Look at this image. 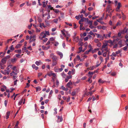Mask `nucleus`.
Returning <instances> with one entry per match:
<instances>
[{"label":"nucleus","mask_w":128,"mask_h":128,"mask_svg":"<svg viewBox=\"0 0 128 128\" xmlns=\"http://www.w3.org/2000/svg\"><path fill=\"white\" fill-rule=\"evenodd\" d=\"M50 56L52 59V61H56L57 60V57L55 55H54L53 54H50Z\"/></svg>","instance_id":"1"},{"label":"nucleus","mask_w":128,"mask_h":128,"mask_svg":"<svg viewBox=\"0 0 128 128\" xmlns=\"http://www.w3.org/2000/svg\"><path fill=\"white\" fill-rule=\"evenodd\" d=\"M58 119L56 120L57 122H62V116H58Z\"/></svg>","instance_id":"2"},{"label":"nucleus","mask_w":128,"mask_h":128,"mask_svg":"<svg viewBox=\"0 0 128 128\" xmlns=\"http://www.w3.org/2000/svg\"><path fill=\"white\" fill-rule=\"evenodd\" d=\"M44 35V32L43 31L40 34V36H39V38L40 40H42L43 38H42L43 36Z\"/></svg>","instance_id":"3"},{"label":"nucleus","mask_w":128,"mask_h":128,"mask_svg":"<svg viewBox=\"0 0 128 128\" xmlns=\"http://www.w3.org/2000/svg\"><path fill=\"white\" fill-rule=\"evenodd\" d=\"M45 33L44 32V35L43 36L42 38H45L46 36V35L49 36L50 35L48 31H45Z\"/></svg>","instance_id":"4"},{"label":"nucleus","mask_w":128,"mask_h":128,"mask_svg":"<svg viewBox=\"0 0 128 128\" xmlns=\"http://www.w3.org/2000/svg\"><path fill=\"white\" fill-rule=\"evenodd\" d=\"M95 34L97 35L98 38H100L101 40H102L104 39V37L103 36L100 35L99 34H98L96 33Z\"/></svg>","instance_id":"5"},{"label":"nucleus","mask_w":128,"mask_h":128,"mask_svg":"<svg viewBox=\"0 0 128 128\" xmlns=\"http://www.w3.org/2000/svg\"><path fill=\"white\" fill-rule=\"evenodd\" d=\"M106 12H108L109 13H110V11L111 10V6L110 5H108L106 8Z\"/></svg>","instance_id":"6"},{"label":"nucleus","mask_w":128,"mask_h":128,"mask_svg":"<svg viewBox=\"0 0 128 128\" xmlns=\"http://www.w3.org/2000/svg\"><path fill=\"white\" fill-rule=\"evenodd\" d=\"M107 45L108 43L107 42L104 43L103 44V45H102V49L105 48L107 47Z\"/></svg>","instance_id":"7"},{"label":"nucleus","mask_w":128,"mask_h":128,"mask_svg":"<svg viewBox=\"0 0 128 128\" xmlns=\"http://www.w3.org/2000/svg\"><path fill=\"white\" fill-rule=\"evenodd\" d=\"M72 83L71 82V81L70 80L69 82L67 84L66 86L69 88H71L70 86L72 85Z\"/></svg>","instance_id":"8"},{"label":"nucleus","mask_w":128,"mask_h":128,"mask_svg":"<svg viewBox=\"0 0 128 128\" xmlns=\"http://www.w3.org/2000/svg\"><path fill=\"white\" fill-rule=\"evenodd\" d=\"M39 26L42 28H43L42 26L44 28L46 27V26L44 25V23H40V24Z\"/></svg>","instance_id":"9"},{"label":"nucleus","mask_w":128,"mask_h":128,"mask_svg":"<svg viewBox=\"0 0 128 128\" xmlns=\"http://www.w3.org/2000/svg\"><path fill=\"white\" fill-rule=\"evenodd\" d=\"M35 64L38 66H39L40 64H42V62H41L40 60L39 61H36L35 63Z\"/></svg>","instance_id":"10"},{"label":"nucleus","mask_w":128,"mask_h":128,"mask_svg":"<svg viewBox=\"0 0 128 128\" xmlns=\"http://www.w3.org/2000/svg\"><path fill=\"white\" fill-rule=\"evenodd\" d=\"M57 53L58 55L60 56V58H62L63 57V54L62 53L60 52H58Z\"/></svg>","instance_id":"11"},{"label":"nucleus","mask_w":128,"mask_h":128,"mask_svg":"<svg viewBox=\"0 0 128 128\" xmlns=\"http://www.w3.org/2000/svg\"><path fill=\"white\" fill-rule=\"evenodd\" d=\"M6 61L7 60H6V58H4L2 59L1 62L4 64L6 63Z\"/></svg>","instance_id":"12"},{"label":"nucleus","mask_w":128,"mask_h":128,"mask_svg":"<svg viewBox=\"0 0 128 128\" xmlns=\"http://www.w3.org/2000/svg\"><path fill=\"white\" fill-rule=\"evenodd\" d=\"M10 114V112H7L6 114V119H8L9 118V116Z\"/></svg>","instance_id":"13"},{"label":"nucleus","mask_w":128,"mask_h":128,"mask_svg":"<svg viewBox=\"0 0 128 128\" xmlns=\"http://www.w3.org/2000/svg\"><path fill=\"white\" fill-rule=\"evenodd\" d=\"M87 21V22L88 23V24H90V25H91V24H92V22L93 21L92 20L89 21L88 19L87 18V21Z\"/></svg>","instance_id":"14"},{"label":"nucleus","mask_w":128,"mask_h":128,"mask_svg":"<svg viewBox=\"0 0 128 128\" xmlns=\"http://www.w3.org/2000/svg\"><path fill=\"white\" fill-rule=\"evenodd\" d=\"M17 61V59L16 58H12L11 59V61L12 63L16 62Z\"/></svg>","instance_id":"15"},{"label":"nucleus","mask_w":128,"mask_h":128,"mask_svg":"<svg viewBox=\"0 0 128 128\" xmlns=\"http://www.w3.org/2000/svg\"><path fill=\"white\" fill-rule=\"evenodd\" d=\"M76 42H78L79 40V38L78 36H77L73 39Z\"/></svg>","instance_id":"16"},{"label":"nucleus","mask_w":128,"mask_h":128,"mask_svg":"<svg viewBox=\"0 0 128 128\" xmlns=\"http://www.w3.org/2000/svg\"><path fill=\"white\" fill-rule=\"evenodd\" d=\"M52 66H55L57 64V61H52Z\"/></svg>","instance_id":"17"},{"label":"nucleus","mask_w":128,"mask_h":128,"mask_svg":"<svg viewBox=\"0 0 128 128\" xmlns=\"http://www.w3.org/2000/svg\"><path fill=\"white\" fill-rule=\"evenodd\" d=\"M94 72H88V74H89L88 76H89L90 77H92V76L93 75L94 73Z\"/></svg>","instance_id":"18"},{"label":"nucleus","mask_w":128,"mask_h":128,"mask_svg":"<svg viewBox=\"0 0 128 128\" xmlns=\"http://www.w3.org/2000/svg\"><path fill=\"white\" fill-rule=\"evenodd\" d=\"M122 41L121 40H120L118 42V44L119 45L120 47H121L122 46Z\"/></svg>","instance_id":"19"},{"label":"nucleus","mask_w":128,"mask_h":128,"mask_svg":"<svg viewBox=\"0 0 128 128\" xmlns=\"http://www.w3.org/2000/svg\"><path fill=\"white\" fill-rule=\"evenodd\" d=\"M122 24V22L120 21H119L117 22L116 24V26H120Z\"/></svg>","instance_id":"20"},{"label":"nucleus","mask_w":128,"mask_h":128,"mask_svg":"<svg viewBox=\"0 0 128 128\" xmlns=\"http://www.w3.org/2000/svg\"><path fill=\"white\" fill-rule=\"evenodd\" d=\"M23 101V99H22L20 100L18 102V105L19 106L20 105L22 104V103Z\"/></svg>","instance_id":"21"},{"label":"nucleus","mask_w":128,"mask_h":128,"mask_svg":"<svg viewBox=\"0 0 128 128\" xmlns=\"http://www.w3.org/2000/svg\"><path fill=\"white\" fill-rule=\"evenodd\" d=\"M21 45L22 44H18L16 45L15 47V48H19Z\"/></svg>","instance_id":"22"},{"label":"nucleus","mask_w":128,"mask_h":128,"mask_svg":"<svg viewBox=\"0 0 128 128\" xmlns=\"http://www.w3.org/2000/svg\"><path fill=\"white\" fill-rule=\"evenodd\" d=\"M37 92L40 91L41 90V88L40 86L37 87L36 88Z\"/></svg>","instance_id":"23"},{"label":"nucleus","mask_w":128,"mask_h":128,"mask_svg":"<svg viewBox=\"0 0 128 128\" xmlns=\"http://www.w3.org/2000/svg\"><path fill=\"white\" fill-rule=\"evenodd\" d=\"M13 74L16 75L17 73L15 72L14 71H12L10 73V74L11 76H12Z\"/></svg>","instance_id":"24"},{"label":"nucleus","mask_w":128,"mask_h":128,"mask_svg":"<svg viewBox=\"0 0 128 128\" xmlns=\"http://www.w3.org/2000/svg\"><path fill=\"white\" fill-rule=\"evenodd\" d=\"M61 74L63 78H64L66 76V75L64 74V72H63L62 73H61Z\"/></svg>","instance_id":"25"},{"label":"nucleus","mask_w":128,"mask_h":128,"mask_svg":"<svg viewBox=\"0 0 128 128\" xmlns=\"http://www.w3.org/2000/svg\"><path fill=\"white\" fill-rule=\"evenodd\" d=\"M121 6H122L121 4V3L120 2H118V5L117 6V7L116 8L120 9V7Z\"/></svg>","instance_id":"26"},{"label":"nucleus","mask_w":128,"mask_h":128,"mask_svg":"<svg viewBox=\"0 0 128 128\" xmlns=\"http://www.w3.org/2000/svg\"><path fill=\"white\" fill-rule=\"evenodd\" d=\"M91 51V49H89L88 50H87L86 51L84 54H88L89 52H90Z\"/></svg>","instance_id":"27"},{"label":"nucleus","mask_w":128,"mask_h":128,"mask_svg":"<svg viewBox=\"0 0 128 128\" xmlns=\"http://www.w3.org/2000/svg\"><path fill=\"white\" fill-rule=\"evenodd\" d=\"M76 92L75 91L72 92V93L71 94V95L72 96H74L76 95Z\"/></svg>","instance_id":"28"},{"label":"nucleus","mask_w":128,"mask_h":128,"mask_svg":"<svg viewBox=\"0 0 128 128\" xmlns=\"http://www.w3.org/2000/svg\"><path fill=\"white\" fill-rule=\"evenodd\" d=\"M87 20V18H81V20H80L82 22H83L84 21H86V20Z\"/></svg>","instance_id":"29"},{"label":"nucleus","mask_w":128,"mask_h":128,"mask_svg":"<svg viewBox=\"0 0 128 128\" xmlns=\"http://www.w3.org/2000/svg\"><path fill=\"white\" fill-rule=\"evenodd\" d=\"M58 18H56L54 19L53 20V22L55 23L56 24L58 23Z\"/></svg>","instance_id":"30"},{"label":"nucleus","mask_w":128,"mask_h":128,"mask_svg":"<svg viewBox=\"0 0 128 128\" xmlns=\"http://www.w3.org/2000/svg\"><path fill=\"white\" fill-rule=\"evenodd\" d=\"M104 50L106 51V52H108L109 51L110 49L109 48L108 49V47H107L104 49Z\"/></svg>","instance_id":"31"},{"label":"nucleus","mask_w":128,"mask_h":128,"mask_svg":"<svg viewBox=\"0 0 128 128\" xmlns=\"http://www.w3.org/2000/svg\"><path fill=\"white\" fill-rule=\"evenodd\" d=\"M26 50V46H24V47L23 48H22V52L24 53V51Z\"/></svg>","instance_id":"32"},{"label":"nucleus","mask_w":128,"mask_h":128,"mask_svg":"<svg viewBox=\"0 0 128 128\" xmlns=\"http://www.w3.org/2000/svg\"><path fill=\"white\" fill-rule=\"evenodd\" d=\"M92 24L90 25L89 26V27L91 29L96 28V27L93 26L92 25Z\"/></svg>","instance_id":"33"},{"label":"nucleus","mask_w":128,"mask_h":128,"mask_svg":"<svg viewBox=\"0 0 128 128\" xmlns=\"http://www.w3.org/2000/svg\"><path fill=\"white\" fill-rule=\"evenodd\" d=\"M98 82L100 83L103 84L104 82L103 80H102L101 79H100L98 80Z\"/></svg>","instance_id":"34"},{"label":"nucleus","mask_w":128,"mask_h":128,"mask_svg":"<svg viewBox=\"0 0 128 128\" xmlns=\"http://www.w3.org/2000/svg\"><path fill=\"white\" fill-rule=\"evenodd\" d=\"M74 91L76 92V93H78L80 91V89L79 88H76L75 89Z\"/></svg>","instance_id":"35"},{"label":"nucleus","mask_w":128,"mask_h":128,"mask_svg":"<svg viewBox=\"0 0 128 128\" xmlns=\"http://www.w3.org/2000/svg\"><path fill=\"white\" fill-rule=\"evenodd\" d=\"M109 59V56L108 55V56L105 59L106 62H105V64H106L107 62V60H108Z\"/></svg>","instance_id":"36"},{"label":"nucleus","mask_w":128,"mask_h":128,"mask_svg":"<svg viewBox=\"0 0 128 128\" xmlns=\"http://www.w3.org/2000/svg\"><path fill=\"white\" fill-rule=\"evenodd\" d=\"M52 71H50V72L49 74H47V75L49 76L50 77L51 76H52Z\"/></svg>","instance_id":"37"},{"label":"nucleus","mask_w":128,"mask_h":128,"mask_svg":"<svg viewBox=\"0 0 128 128\" xmlns=\"http://www.w3.org/2000/svg\"><path fill=\"white\" fill-rule=\"evenodd\" d=\"M122 18L123 20H124L126 18V16L122 12Z\"/></svg>","instance_id":"38"},{"label":"nucleus","mask_w":128,"mask_h":128,"mask_svg":"<svg viewBox=\"0 0 128 128\" xmlns=\"http://www.w3.org/2000/svg\"><path fill=\"white\" fill-rule=\"evenodd\" d=\"M116 15L120 18H121L122 17V16H121V15L120 14H118V13H116Z\"/></svg>","instance_id":"39"},{"label":"nucleus","mask_w":128,"mask_h":128,"mask_svg":"<svg viewBox=\"0 0 128 128\" xmlns=\"http://www.w3.org/2000/svg\"><path fill=\"white\" fill-rule=\"evenodd\" d=\"M116 52H113L112 53V54L111 55V56H116Z\"/></svg>","instance_id":"40"},{"label":"nucleus","mask_w":128,"mask_h":128,"mask_svg":"<svg viewBox=\"0 0 128 128\" xmlns=\"http://www.w3.org/2000/svg\"><path fill=\"white\" fill-rule=\"evenodd\" d=\"M54 71L56 72H59L58 68H54Z\"/></svg>","instance_id":"41"},{"label":"nucleus","mask_w":128,"mask_h":128,"mask_svg":"<svg viewBox=\"0 0 128 128\" xmlns=\"http://www.w3.org/2000/svg\"><path fill=\"white\" fill-rule=\"evenodd\" d=\"M4 71H5V74L6 73L7 75H8L9 74L10 72V70H5Z\"/></svg>","instance_id":"42"},{"label":"nucleus","mask_w":128,"mask_h":128,"mask_svg":"<svg viewBox=\"0 0 128 128\" xmlns=\"http://www.w3.org/2000/svg\"><path fill=\"white\" fill-rule=\"evenodd\" d=\"M15 55L16 57L21 58L22 57V56L20 54H16Z\"/></svg>","instance_id":"43"},{"label":"nucleus","mask_w":128,"mask_h":128,"mask_svg":"<svg viewBox=\"0 0 128 128\" xmlns=\"http://www.w3.org/2000/svg\"><path fill=\"white\" fill-rule=\"evenodd\" d=\"M10 50H14V48L13 47V45H12L10 48Z\"/></svg>","instance_id":"44"},{"label":"nucleus","mask_w":128,"mask_h":128,"mask_svg":"<svg viewBox=\"0 0 128 128\" xmlns=\"http://www.w3.org/2000/svg\"><path fill=\"white\" fill-rule=\"evenodd\" d=\"M12 69L15 71L16 72L17 71V69L16 68V67L15 66H14L12 68Z\"/></svg>","instance_id":"45"},{"label":"nucleus","mask_w":128,"mask_h":128,"mask_svg":"<svg viewBox=\"0 0 128 128\" xmlns=\"http://www.w3.org/2000/svg\"><path fill=\"white\" fill-rule=\"evenodd\" d=\"M92 77H90L89 78H88V81L90 83H91L92 82V80H90V79Z\"/></svg>","instance_id":"46"},{"label":"nucleus","mask_w":128,"mask_h":128,"mask_svg":"<svg viewBox=\"0 0 128 128\" xmlns=\"http://www.w3.org/2000/svg\"><path fill=\"white\" fill-rule=\"evenodd\" d=\"M54 12L56 13H58L60 12L59 10H58L55 9L54 10Z\"/></svg>","instance_id":"47"},{"label":"nucleus","mask_w":128,"mask_h":128,"mask_svg":"<svg viewBox=\"0 0 128 128\" xmlns=\"http://www.w3.org/2000/svg\"><path fill=\"white\" fill-rule=\"evenodd\" d=\"M55 38H54L53 37H51L50 38V41H52L54 40Z\"/></svg>","instance_id":"48"},{"label":"nucleus","mask_w":128,"mask_h":128,"mask_svg":"<svg viewBox=\"0 0 128 128\" xmlns=\"http://www.w3.org/2000/svg\"><path fill=\"white\" fill-rule=\"evenodd\" d=\"M42 6L43 8H44L46 6V2H42Z\"/></svg>","instance_id":"49"},{"label":"nucleus","mask_w":128,"mask_h":128,"mask_svg":"<svg viewBox=\"0 0 128 128\" xmlns=\"http://www.w3.org/2000/svg\"><path fill=\"white\" fill-rule=\"evenodd\" d=\"M99 58H100V60L101 61V62H103L104 60H103V58L102 56H100Z\"/></svg>","instance_id":"50"},{"label":"nucleus","mask_w":128,"mask_h":128,"mask_svg":"<svg viewBox=\"0 0 128 128\" xmlns=\"http://www.w3.org/2000/svg\"><path fill=\"white\" fill-rule=\"evenodd\" d=\"M71 73L72 74H74L75 73V70L74 69H72V71H71Z\"/></svg>","instance_id":"51"},{"label":"nucleus","mask_w":128,"mask_h":128,"mask_svg":"<svg viewBox=\"0 0 128 128\" xmlns=\"http://www.w3.org/2000/svg\"><path fill=\"white\" fill-rule=\"evenodd\" d=\"M36 32H40V28L38 29L37 28H36Z\"/></svg>","instance_id":"52"},{"label":"nucleus","mask_w":128,"mask_h":128,"mask_svg":"<svg viewBox=\"0 0 128 128\" xmlns=\"http://www.w3.org/2000/svg\"><path fill=\"white\" fill-rule=\"evenodd\" d=\"M78 44L80 46H82L83 45V43L82 42H78Z\"/></svg>","instance_id":"53"},{"label":"nucleus","mask_w":128,"mask_h":128,"mask_svg":"<svg viewBox=\"0 0 128 128\" xmlns=\"http://www.w3.org/2000/svg\"><path fill=\"white\" fill-rule=\"evenodd\" d=\"M80 15L78 16H76L75 17V18L77 20H79L80 19Z\"/></svg>","instance_id":"54"},{"label":"nucleus","mask_w":128,"mask_h":128,"mask_svg":"<svg viewBox=\"0 0 128 128\" xmlns=\"http://www.w3.org/2000/svg\"><path fill=\"white\" fill-rule=\"evenodd\" d=\"M19 124V122L18 121H17V122L16 123L15 126V127H14V128H16V127H18V125Z\"/></svg>","instance_id":"55"},{"label":"nucleus","mask_w":128,"mask_h":128,"mask_svg":"<svg viewBox=\"0 0 128 128\" xmlns=\"http://www.w3.org/2000/svg\"><path fill=\"white\" fill-rule=\"evenodd\" d=\"M101 43L100 42H99L97 44V46L98 47H100L101 46Z\"/></svg>","instance_id":"56"},{"label":"nucleus","mask_w":128,"mask_h":128,"mask_svg":"<svg viewBox=\"0 0 128 128\" xmlns=\"http://www.w3.org/2000/svg\"><path fill=\"white\" fill-rule=\"evenodd\" d=\"M96 68V67L94 66H92L90 69L91 70H92Z\"/></svg>","instance_id":"57"},{"label":"nucleus","mask_w":128,"mask_h":128,"mask_svg":"<svg viewBox=\"0 0 128 128\" xmlns=\"http://www.w3.org/2000/svg\"><path fill=\"white\" fill-rule=\"evenodd\" d=\"M107 52H105L103 54V56L104 57H106V56Z\"/></svg>","instance_id":"58"},{"label":"nucleus","mask_w":128,"mask_h":128,"mask_svg":"<svg viewBox=\"0 0 128 128\" xmlns=\"http://www.w3.org/2000/svg\"><path fill=\"white\" fill-rule=\"evenodd\" d=\"M8 101L6 100H5L4 101V104L6 106Z\"/></svg>","instance_id":"59"},{"label":"nucleus","mask_w":128,"mask_h":128,"mask_svg":"<svg viewBox=\"0 0 128 128\" xmlns=\"http://www.w3.org/2000/svg\"><path fill=\"white\" fill-rule=\"evenodd\" d=\"M76 33L75 32H74V36H72V38L74 39V38H76Z\"/></svg>","instance_id":"60"},{"label":"nucleus","mask_w":128,"mask_h":128,"mask_svg":"<svg viewBox=\"0 0 128 128\" xmlns=\"http://www.w3.org/2000/svg\"><path fill=\"white\" fill-rule=\"evenodd\" d=\"M120 9H119L118 8H116L115 10L116 12H120Z\"/></svg>","instance_id":"61"},{"label":"nucleus","mask_w":128,"mask_h":128,"mask_svg":"<svg viewBox=\"0 0 128 128\" xmlns=\"http://www.w3.org/2000/svg\"><path fill=\"white\" fill-rule=\"evenodd\" d=\"M48 40V39L47 38H45L43 40V42H45L46 41H47Z\"/></svg>","instance_id":"62"},{"label":"nucleus","mask_w":128,"mask_h":128,"mask_svg":"<svg viewBox=\"0 0 128 128\" xmlns=\"http://www.w3.org/2000/svg\"><path fill=\"white\" fill-rule=\"evenodd\" d=\"M94 42L96 43H98L99 42V40L98 39H95L94 40Z\"/></svg>","instance_id":"63"},{"label":"nucleus","mask_w":128,"mask_h":128,"mask_svg":"<svg viewBox=\"0 0 128 128\" xmlns=\"http://www.w3.org/2000/svg\"><path fill=\"white\" fill-rule=\"evenodd\" d=\"M98 23L96 22L95 21L94 22V25L95 26H96L97 25H98Z\"/></svg>","instance_id":"64"}]
</instances>
